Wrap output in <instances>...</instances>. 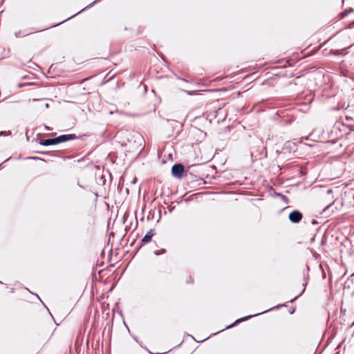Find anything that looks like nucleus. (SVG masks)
I'll return each mask as SVG.
<instances>
[{"mask_svg":"<svg viewBox=\"0 0 354 354\" xmlns=\"http://www.w3.org/2000/svg\"><path fill=\"white\" fill-rule=\"evenodd\" d=\"M76 136L75 134L61 135L57 138L42 140L40 142V144L44 146H48L64 142L68 140H74Z\"/></svg>","mask_w":354,"mask_h":354,"instance_id":"obj_1","label":"nucleus"},{"mask_svg":"<svg viewBox=\"0 0 354 354\" xmlns=\"http://www.w3.org/2000/svg\"><path fill=\"white\" fill-rule=\"evenodd\" d=\"M351 129L354 131V124L353 125H351Z\"/></svg>","mask_w":354,"mask_h":354,"instance_id":"obj_9","label":"nucleus"},{"mask_svg":"<svg viewBox=\"0 0 354 354\" xmlns=\"http://www.w3.org/2000/svg\"><path fill=\"white\" fill-rule=\"evenodd\" d=\"M153 234H154V233H153V230H150V231H149V232L147 233V234L143 237V239H142V241L143 243H147L149 242V241H151V239L152 236H153Z\"/></svg>","mask_w":354,"mask_h":354,"instance_id":"obj_4","label":"nucleus"},{"mask_svg":"<svg viewBox=\"0 0 354 354\" xmlns=\"http://www.w3.org/2000/svg\"><path fill=\"white\" fill-rule=\"evenodd\" d=\"M332 192L331 189L328 190V193H330Z\"/></svg>","mask_w":354,"mask_h":354,"instance_id":"obj_12","label":"nucleus"},{"mask_svg":"<svg viewBox=\"0 0 354 354\" xmlns=\"http://www.w3.org/2000/svg\"><path fill=\"white\" fill-rule=\"evenodd\" d=\"M97 1H98V0H96L95 1H93L92 3H91L88 7H91L94 3H95Z\"/></svg>","mask_w":354,"mask_h":354,"instance_id":"obj_8","label":"nucleus"},{"mask_svg":"<svg viewBox=\"0 0 354 354\" xmlns=\"http://www.w3.org/2000/svg\"><path fill=\"white\" fill-rule=\"evenodd\" d=\"M155 254H156V255H159V254H160V253H159L158 251H156V252H155Z\"/></svg>","mask_w":354,"mask_h":354,"instance_id":"obj_10","label":"nucleus"},{"mask_svg":"<svg viewBox=\"0 0 354 354\" xmlns=\"http://www.w3.org/2000/svg\"><path fill=\"white\" fill-rule=\"evenodd\" d=\"M236 324V323L235 322L234 324H232V326H234V324ZM230 327H231V326H230ZM227 328H230V326H227Z\"/></svg>","mask_w":354,"mask_h":354,"instance_id":"obj_11","label":"nucleus"},{"mask_svg":"<svg viewBox=\"0 0 354 354\" xmlns=\"http://www.w3.org/2000/svg\"><path fill=\"white\" fill-rule=\"evenodd\" d=\"M332 204H333V203H331V204H330L329 205L326 206V208L324 209V212H325V211H326V210L330 207V206H331V205H332Z\"/></svg>","mask_w":354,"mask_h":354,"instance_id":"obj_7","label":"nucleus"},{"mask_svg":"<svg viewBox=\"0 0 354 354\" xmlns=\"http://www.w3.org/2000/svg\"><path fill=\"white\" fill-rule=\"evenodd\" d=\"M183 171H184V167L180 164H176L171 168L172 175L177 178L181 177Z\"/></svg>","mask_w":354,"mask_h":354,"instance_id":"obj_2","label":"nucleus"},{"mask_svg":"<svg viewBox=\"0 0 354 354\" xmlns=\"http://www.w3.org/2000/svg\"><path fill=\"white\" fill-rule=\"evenodd\" d=\"M353 199H354V195H353Z\"/></svg>","mask_w":354,"mask_h":354,"instance_id":"obj_13","label":"nucleus"},{"mask_svg":"<svg viewBox=\"0 0 354 354\" xmlns=\"http://www.w3.org/2000/svg\"><path fill=\"white\" fill-rule=\"evenodd\" d=\"M253 316H254V315H249V316H247V317H243V318H241V319H237V320L236 321V323H239V322H242V321L247 320L248 319H249V318H250V317H253Z\"/></svg>","mask_w":354,"mask_h":354,"instance_id":"obj_5","label":"nucleus"},{"mask_svg":"<svg viewBox=\"0 0 354 354\" xmlns=\"http://www.w3.org/2000/svg\"><path fill=\"white\" fill-rule=\"evenodd\" d=\"M348 14V12L347 11H344L343 12H342V17H344L346 15Z\"/></svg>","mask_w":354,"mask_h":354,"instance_id":"obj_6","label":"nucleus"},{"mask_svg":"<svg viewBox=\"0 0 354 354\" xmlns=\"http://www.w3.org/2000/svg\"><path fill=\"white\" fill-rule=\"evenodd\" d=\"M301 218H302V214L297 210H295L289 214V219L292 223H299L301 220Z\"/></svg>","mask_w":354,"mask_h":354,"instance_id":"obj_3","label":"nucleus"}]
</instances>
